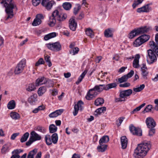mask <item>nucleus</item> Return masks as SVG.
I'll return each instance as SVG.
<instances>
[{
    "mask_svg": "<svg viewBox=\"0 0 158 158\" xmlns=\"http://www.w3.org/2000/svg\"><path fill=\"white\" fill-rule=\"evenodd\" d=\"M151 145L150 142H144L138 145L135 150L133 156L135 158H143L151 148Z\"/></svg>",
    "mask_w": 158,
    "mask_h": 158,
    "instance_id": "obj_1",
    "label": "nucleus"
},
{
    "mask_svg": "<svg viewBox=\"0 0 158 158\" xmlns=\"http://www.w3.org/2000/svg\"><path fill=\"white\" fill-rule=\"evenodd\" d=\"M0 3L3 4L5 8L6 15V20L12 18L14 16L13 9L16 7L14 2L12 0H0Z\"/></svg>",
    "mask_w": 158,
    "mask_h": 158,
    "instance_id": "obj_2",
    "label": "nucleus"
},
{
    "mask_svg": "<svg viewBox=\"0 0 158 158\" xmlns=\"http://www.w3.org/2000/svg\"><path fill=\"white\" fill-rule=\"evenodd\" d=\"M149 28L146 26L135 29L131 31L129 34V38L132 39L140 34L147 33L149 31Z\"/></svg>",
    "mask_w": 158,
    "mask_h": 158,
    "instance_id": "obj_3",
    "label": "nucleus"
},
{
    "mask_svg": "<svg viewBox=\"0 0 158 158\" xmlns=\"http://www.w3.org/2000/svg\"><path fill=\"white\" fill-rule=\"evenodd\" d=\"M132 93V90L131 89H128L120 91L119 98L115 99L116 102H124L127 99V97L129 96Z\"/></svg>",
    "mask_w": 158,
    "mask_h": 158,
    "instance_id": "obj_4",
    "label": "nucleus"
},
{
    "mask_svg": "<svg viewBox=\"0 0 158 158\" xmlns=\"http://www.w3.org/2000/svg\"><path fill=\"white\" fill-rule=\"evenodd\" d=\"M45 140L47 144L50 145L52 144V142L55 144L57 143L58 140V136L57 134H53L51 136L49 135H47L45 137Z\"/></svg>",
    "mask_w": 158,
    "mask_h": 158,
    "instance_id": "obj_5",
    "label": "nucleus"
},
{
    "mask_svg": "<svg viewBox=\"0 0 158 158\" xmlns=\"http://www.w3.org/2000/svg\"><path fill=\"white\" fill-rule=\"evenodd\" d=\"M147 53V61L149 64H152L156 61L157 57L155 55L156 53L152 50H148Z\"/></svg>",
    "mask_w": 158,
    "mask_h": 158,
    "instance_id": "obj_6",
    "label": "nucleus"
},
{
    "mask_svg": "<svg viewBox=\"0 0 158 158\" xmlns=\"http://www.w3.org/2000/svg\"><path fill=\"white\" fill-rule=\"evenodd\" d=\"M46 47L49 49L54 51L58 52L61 49V45L59 42L53 43H49L46 44Z\"/></svg>",
    "mask_w": 158,
    "mask_h": 158,
    "instance_id": "obj_7",
    "label": "nucleus"
},
{
    "mask_svg": "<svg viewBox=\"0 0 158 158\" xmlns=\"http://www.w3.org/2000/svg\"><path fill=\"white\" fill-rule=\"evenodd\" d=\"M26 60L25 59H23L18 64L15 70V74H19L21 73L26 65Z\"/></svg>",
    "mask_w": 158,
    "mask_h": 158,
    "instance_id": "obj_8",
    "label": "nucleus"
},
{
    "mask_svg": "<svg viewBox=\"0 0 158 158\" xmlns=\"http://www.w3.org/2000/svg\"><path fill=\"white\" fill-rule=\"evenodd\" d=\"M99 94L98 92L94 89V88L90 89L85 96L86 99L91 100L96 97Z\"/></svg>",
    "mask_w": 158,
    "mask_h": 158,
    "instance_id": "obj_9",
    "label": "nucleus"
},
{
    "mask_svg": "<svg viewBox=\"0 0 158 158\" xmlns=\"http://www.w3.org/2000/svg\"><path fill=\"white\" fill-rule=\"evenodd\" d=\"M129 129L131 133L133 135L138 136L142 135V130L139 127H136L132 124L129 126Z\"/></svg>",
    "mask_w": 158,
    "mask_h": 158,
    "instance_id": "obj_10",
    "label": "nucleus"
},
{
    "mask_svg": "<svg viewBox=\"0 0 158 158\" xmlns=\"http://www.w3.org/2000/svg\"><path fill=\"white\" fill-rule=\"evenodd\" d=\"M44 18L42 14L37 15L32 23V25L34 26H36L40 24L42 22L41 20L43 19Z\"/></svg>",
    "mask_w": 158,
    "mask_h": 158,
    "instance_id": "obj_11",
    "label": "nucleus"
},
{
    "mask_svg": "<svg viewBox=\"0 0 158 158\" xmlns=\"http://www.w3.org/2000/svg\"><path fill=\"white\" fill-rule=\"evenodd\" d=\"M145 121L147 126L149 128H154L156 126V122L151 117L147 118Z\"/></svg>",
    "mask_w": 158,
    "mask_h": 158,
    "instance_id": "obj_12",
    "label": "nucleus"
},
{
    "mask_svg": "<svg viewBox=\"0 0 158 158\" xmlns=\"http://www.w3.org/2000/svg\"><path fill=\"white\" fill-rule=\"evenodd\" d=\"M77 23L76 22L74 18H71L69 21V27L70 29L73 31H75L77 27Z\"/></svg>",
    "mask_w": 158,
    "mask_h": 158,
    "instance_id": "obj_13",
    "label": "nucleus"
},
{
    "mask_svg": "<svg viewBox=\"0 0 158 158\" xmlns=\"http://www.w3.org/2000/svg\"><path fill=\"white\" fill-rule=\"evenodd\" d=\"M48 79L44 77H41L38 78L36 81L35 85L37 86L47 83Z\"/></svg>",
    "mask_w": 158,
    "mask_h": 158,
    "instance_id": "obj_14",
    "label": "nucleus"
},
{
    "mask_svg": "<svg viewBox=\"0 0 158 158\" xmlns=\"http://www.w3.org/2000/svg\"><path fill=\"white\" fill-rule=\"evenodd\" d=\"M151 8L149 6V4H147L143 6L141 8H138L137 10V11L139 13L141 12H148L151 10Z\"/></svg>",
    "mask_w": 158,
    "mask_h": 158,
    "instance_id": "obj_15",
    "label": "nucleus"
},
{
    "mask_svg": "<svg viewBox=\"0 0 158 158\" xmlns=\"http://www.w3.org/2000/svg\"><path fill=\"white\" fill-rule=\"evenodd\" d=\"M11 146L10 143H8L4 144L1 149V153L3 154H5L8 152L10 150V148Z\"/></svg>",
    "mask_w": 158,
    "mask_h": 158,
    "instance_id": "obj_16",
    "label": "nucleus"
},
{
    "mask_svg": "<svg viewBox=\"0 0 158 158\" xmlns=\"http://www.w3.org/2000/svg\"><path fill=\"white\" fill-rule=\"evenodd\" d=\"M121 145L122 148L123 149L126 148L128 143V139L127 137L125 136H123L121 138Z\"/></svg>",
    "mask_w": 158,
    "mask_h": 158,
    "instance_id": "obj_17",
    "label": "nucleus"
},
{
    "mask_svg": "<svg viewBox=\"0 0 158 158\" xmlns=\"http://www.w3.org/2000/svg\"><path fill=\"white\" fill-rule=\"evenodd\" d=\"M63 109H58L50 113L49 116L50 118H53L56 117L60 115L63 112Z\"/></svg>",
    "mask_w": 158,
    "mask_h": 158,
    "instance_id": "obj_18",
    "label": "nucleus"
},
{
    "mask_svg": "<svg viewBox=\"0 0 158 158\" xmlns=\"http://www.w3.org/2000/svg\"><path fill=\"white\" fill-rule=\"evenodd\" d=\"M31 135L30 137L33 139L34 141L40 140L41 139V136L35 131H32L31 133Z\"/></svg>",
    "mask_w": 158,
    "mask_h": 158,
    "instance_id": "obj_19",
    "label": "nucleus"
},
{
    "mask_svg": "<svg viewBox=\"0 0 158 158\" xmlns=\"http://www.w3.org/2000/svg\"><path fill=\"white\" fill-rule=\"evenodd\" d=\"M55 4L56 2L54 1L53 0L49 1L43 6L47 10H50L51 9L53 6Z\"/></svg>",
    "mask_w": 158,
    "mask_h": 158,
    "instance_id": "obj_20",
    "label": "nucleus"
},
{
    "mask_svg": "<svg viewBox=\"0 0 158 158\" xmlns=\"http://www.w3.org/2000/svg\"><path fill=\"white\" fill-rule=\"evenodd\" d=\"M149 45L150 48L152 49L155 53L158 51V47L153 41H150L149 42Z\"/></svg>",
    "mask_w": 158,
    "mask_h": 158,
    "instance_id": "obj_21",
    "label": "nucleus"
},
{
    "mask_svg": "<svg viewBox=\"0 0 158 158\" xmlns=\"http://www.w3.org/2000/svg\"><path fill=\"white\" fill-rule=\"evenodd\" d=\"M140 56L139 54H136L135 56V58L133 62V67L135 68H138L139 67V60Z\"/></svg>",
    "mask_w": 158,
    "mask_h": 158,
    "instance_id": "obj_22",
    "label": "nucleus"
},
{
    "mask_svg": "<svg viewBox=\"0 0 158 158\" xmlns=\"http://www.w3.org/2000/svg\"><path fill=\"white\" fill-rule=\"evenodd\" d=\"M37 95L36 94H34L28 98V102L31 105H34L35 102L37 101Z\"/></svg>",
    "mask_w": 158,
    "mask_h": 158,
    "instance_id": "obj_23",
    "label": "nucleus"
},
{
    "mask_svg": "<svg viewBox=\"0 0 158 158\" xmlns=\"http://www.w3.org/2000/svg\"><path fill=\"white\" fill-rule=\"evenodd\" d=\"M105 87H106L105 85L103 84L95 85L94 88V89L99 93L103 90H105Z\"/></svg>",
    "mask_w": 158,
    "mask_h": 158,
    "instance_id": "obj_24",
    "label": "nucleus"
},
{
    "mask_svg": "<svg viewBox=\"0 0 158 158\" xmlns=\"http://www.w3.org/2000/svg\"><path fill=\"white\" fill-rule=\"evenodd\" d=\"M104 35L106 37H112L113 36L112 31L110 28L106 29L104 32Z\"/></svg>",
    "mask_w": 158,
    "mask_h": 158,
    "instance_id": "obj_25",
    "label": "nucleus"
},
{
    "mask_svg": "<svg viewBox=\"0 0 158 158\" xmlns=\"http://www.w3.org/2000/svg\"><path fill=\"white\" fill-rule=\"evenodd\" d=\"M86 34L90 38H93L94 37V33L90 28H87L85 31Z\"/></svg>",
    "mask_w": 158,
    "mask_h": 158,
    "instance_id": "obj_26",
    "label": "nucleus"
},
{
    "mask_svg": "<svg viewBox=\"0 0 158 158\" xmlns=\"http://www.w3.org/2000/svg\"><path fill=\"white\" fill-rule=\"evenodd\" d=\"M109 139L108 136L107 135L103 136L100 139L99 141V145L106 143L109 141Z\"/></svg>",
    "mask_w": 158,
    "mask_h": 158,
    "instance_id": "obj_27",
    "label": "nucleus"
},
{
    "mask_svg": "<svg viewBox=\"0 0 158 158\" xmlns=\"http://www.w3.org/2000/svg\"><path fill=\"white\" fill-rule=\"evenodd\" d=\"M143 43H144L139 37L136 39L133 43L134 46L136 47L140 46Z\"/></svg>",
    "mask_w": 158,
    "mask_h": 158,
    "instance_id": "obj_28",
    "label": "nucleus"
},
{
    "mask_svg": "<svg viewBox=\"0 0 158 158\" xmlns=\"http://www.w3.org/2000/svg\"><path fill=\"white\" fill-rule=\"evenodd\" d=\"M87 72V70H85L84 72L81 74V75L78 77L77 81L76 82V83L77 85L79 84L81 82L83 79L85 77V75Z\"/></svg>",
    "mask_w": 158,
    "mask_h": 158,
    "instance_id": "obj_29",
    "label": "nucleus"
},
{
    "mask_svg": "<svg viewBox=\"0 0 158 158\" xmlns=\"http://www.w3.org/2000/svg\"><path fill=\"white\" fill-rule=\"evenodd\" d=\"M105 90H108L110 89L116 87L117 84L116 83H112L105 85Z\"/></svg>",
    "mask_w": 158,
    "mask_h": 158,
    "instance_id": "obj_30",
    "label": "nucleus"
},
{
    "mask_svg": "<svg viewBox=\"0 0 158 158\" xmlns=\"http://www.w3.org/2000/svg\"><path fill=\"white\" fill-rule=\"evenodd\" d=\"M56 32H52L45 35L44 37V39L45 40H48L51 38L56 37Z\"/></svg>",
    "mask_w": 158,
    "mask_h": 158,
    "instance_id": "obj_31",
    "label": "nucleus"
},
{
    "mask_svg": "<svg viewBox=\"0 0 158 158\" xmlns=\"http://www.w3.org/2000/svg\"><path fill=\"white\" fill-rule=\"evenodd\" d=\"M106 111V109H96L94 112V114L95 116L97 117L101 115L102 113H104Z\"/></svg>",
    "mask_w": 158,
    "mask_h": 158,
    "instance_id": "obj_32",
    "label": "nucleus"
},
{
    "mask_svg": "<svg viewBox=\"0 0 158 158\" xmlns=\"http://www.w3.org/2000/svg\"><path fill=\"white\" fill-rule=\"evenodd\" d=\"M36 89L35 86L33 83H31L29 84L26 88L27 91L28 92H31L34 91Z\"/></svg>",
    "mask_w": 158,
    "mask_h": 158,
    "instance_id": "obj_33",
    "label": "nucleus"
},
{
    "mask_svg": "<svg viewBox=\"0 0 158 158\" xmlns=\"http://www.w3.org/2000/svg\"><path fill=\"white\" fill-rule=\"evenodd\" d=\"M107 145L106 144H101L97 147V149L99 152H104L106 149Z\"/></svg>",
    "mask_w": 158,
    "mask_h": 158,
    "instance_id": "obj_34",
    "label": "nucleus"
},
{
    "mask_svg": "<svg viewBox=\"0 0 158 158\" xmlns=\"http://www.w3.org/2000/svg\"><path fill=\"white\" fill-rule=\"evenodd\" d=\"M60 14L58 10H55L52 12L51 16L55 18L56 20L57 19L60 20Z\"/></svg>",
    "mask_w": 158,
    "mask_h": 158,
    "instance_id": "obj_35",
    "label": "nucleus"
},
{
    "mask_svg": "<svg viewBox=\"0 0 158 158\" xmlns=\"http://www.w3.org/2000/svg\"><path fill=\"white\" fill-rule=\"evenodd\" d=\"M104 100L102 98H97L94 101V104L96 106H100L104 102Z\"/></svg>",
    "mask_w": 158,
    "mask_h": 158,
    "instance_id": "obj_36",
    "label": "nucleus"
},
{
    "mask_svg": "<svg viewBox=\"0 0 158 158\" xmlns=\"http://www.w3.org/2000/svg\"><path fill=\"white\" fill-rule=\"evenodd\" d=\"M16 103L14 100L10 101L8 103L7 107L8 109H14L15 107Z\"/></svg>",
    "mask_w": 158,
    "mask_h": 158,
    "instance_id": "obj_37",
    "label": "nucleus"
},
{
    "mask_svg": "<svg viewBox=\"0 0 158 158\" xmlns=\"http://www.w3.org/2000/svg\"><path fill=\"white\" fill-rule=\"evenodd\" d=\"M11 117L13 119L17 120L19 119L20 115L19 114L15 112H11L10 114Z\"/></svg>",
    "mask_w": 158,
    "mask_h": 158,
    "instance_id": "obj_38",
    "label": "nucleus"
},
{
    "mask_svg": "<svg viewBox=\"0 0 158 158\" xmlns=\"http://www.w3.org/2000/svg\"><path fill=\"white\" fill-rule=\"evenodd\" d=\"M29 134L28 132H26L21 137L20 139V142L23 143L26 141L28 138Z\"/></svg>",
    "mask_w": 158,
    "mask_h": 158,
    "instance_id": "obj_39",
    "label": "nucleus"
},
{
    "mask_svg": "<svg viewBox=\"0 0 158 158\" xmlns=\"http://www.w3.org/2000/svg\"><path fill=\"white\" fill-rule=\"evenodd\" d=\"M37 152V149H35L29 152L27 158H34V156L36 154Z\"/></svg>",
    "mask_w": 158,
    "mask_h": 158,
    "instance_id": "obj_40",
    "label": "nucleus"
},
{
    "mask_svg": "<svg viewBox=\"0 0 158 158\" xmlns=\"http://www.w3.org/2000/svg\"><path fill=\"white\" fill-rule=\"evenodd\" d=\"M46 89L45 87H41L40 88L38 91V94L39 96H41L45 93Z\"/></svg>",
    "mask_w": 158,
    "mask_h": 158,
    "instance_id": "obj_41",
    "label": "nucleus"
},
{
    "mask_svg": "<svg viewBox=\"0 0 158 158\" xmlns=\"http://www.w3.org/2000/svg\"><path fill=\"white\" fill-rule=\"evenodd\" d=\"M57 127L53 124H51L49 126L50 133H53L56 132L57 131Z\"/></svg>",
    "mask_w": 158,
    "mask_h": 158,
    "instance_id": "obj_42",
    "label": "nucleus"
},
{
    "mask_svg": "<svg viewBox=\"0 0 158 158\" xmlns=\"http://www.w3.org/2000/svg\"><path fill=\"white\" fill-rule=\"evenodd\" d=\"M142 40L143 43L148 41L150 38V36L148 35H143L139 36Z\"/></svg>",
    "mask_w": 158,
    "mask_h": 158,
    "instance_id": "obj_43",
    "label": "nucleus"
},
{
    "mask_svg": "<svg viewBox=\"0 0 158 158\" xmlns=\"http://www.w3.org/2000/svg\"><path fill=\"white\" fill-rule=\"evenodd\" d=\"M64 8L66 10H69L71 8L72 5L69 2H65L63 4Z\"/></svg>",
    "mask_w": 158,
    "mask_h": 158,
    "instance_id": "obj_44",
    "label": "nucleus"
},
{
    "mask_svg": "<svg viewBox=\"0 0 158 158\" xmlns=\"http://www.w3.org/2000/svg\"><path fill=\"white\" fill-rule=\"evenodd\" d=\"M83 105L84 103L81 100L79 101L77 104H75L74 109H82Z\"/></svg>",
    "mask_w": 158,
    "mask_h": 158,
    "instance_id": "obj_45",
    "label": "nucleus"
},
{
    "mask_svg": "<svg viewBox=\"0 0 158 158\" xmlns=\"http://www.w3.org/2000/svg\"><path fill=\"white\" fill-rule=\"evenodd\" d=\"M145 85L142 84L140 85V86L136 88H133V90L135 92H139L142 90L145 87Z\"/></svg>",
    "mask_w": 158,
    "mask_h": 158,
    "instance_id": "obj_46",
    "label": "nucleus"
},
{
    "mask_svg": "<svg viewBox=\"0 0 158 158\" xmlns=\"http://www.w3.org/2000/svg\"><path fill=\"white\" fill-rule=\"evenodd\" d=\"M56 19L55 18L51 16L50 18L49 25L51 27L53 26L56 23Z\"/></svg>",
    "mask_w": 158,
    "mask_h": 158,
    "instance_id": "obj_47",
    "label": "nucleus"
},
{
    "mask_svg": "<svg viewBox=\"0 0 158 158\" xmlns=\"http://www.w3.org/2000/svg\"><path fill=\"white\" fill-rule=\"evenodd\" d=\"M35 130L43 133H45L46 131V129L44 127L40 126H37L36 128H35Z\"/></svg>",
    "mask_w": 158,
    "mask_h": 158,
    "instance_id": "obj_48",
    "label": "nucleus"
},
{
    "mask_svg": "<svg viewBox=\"0 0 158 158\" xmlns=\"http://www.w3.org/2000/svg\"><path fill=\"white\" fill-rule=\"evenodd\" d=\"M127 79V77H126V76H125V75L118 79V81L120 83L126 81Z\"/></svg>",
    "mask_w": 158,
    "mask_h": 158,
    "instance_id": "obj_49",
    "label": "nucleus"
},
{
    "mask_svg": "<svg viewBox=\"0 0 158 158\" xmlns=\"http://www.w3.org/2000/svg\"><path fill=\"white\" fill-rule=\"evenodd\" d=\"M143 0H134V2L132 4V7L135 8L138 5L142 3Z\"/></svg>",
    "mask_w": 158,
    "mask_h": 158,
    "instance_id": "obj_50",
    "label": "nucleus"
},
{
    "mask_svg": "<svg viewBox=\"0 0 158 158\" xmlns=\"http://www.w3.org/2000/svg\"><path fill=\"white\" fill-rule=\"evenodd\" d=\"M79 51V48L78 47H75L70 51V53L73 55L77 54Z\"/></svg>",
    "mask_w": 158,
    "mask_h": 158,
    "instance_id": "obj_51",
    "label": "nucleus"
},
{
    "mask_svg": "<svg viewBox=\"0 0 158 158\" xmlns=\"http://www.w3.org/2000/svg\"><path fill=\"white\" fill-rule=\"evenodd\" d=\"M50 58V57L48 55L45 56L44 57L45 60L47 63V64L49 67H51L52 65Z\"/></svg>",
    "mask_w": 158,
    "mask_h": 158,
    "instance_id": "obj_52",
    "label": "nucleus"
},
{
    "mask_svg": "<svg viewBox=\"0 0 158 158\" xmlns=\"http://www.w3.org/2000/svg\"><path fill=\"white\" fill-rule=\"evenodd\" d=\"M67 15L65 14H61L60 15V19H57V20L61 22L64 21L67 18Z\"/></svg>",
    "mask_w": 158,
    "mask_h": 158,
    "instance_id": "obj_53",
    "label": "nucleus"
},
{
    "mask_svg": "<svg viewBox=\"0 0 158 158\" xmlns=\"http://www.w3.org/2000/svg\"><path fill=\"white\" fill-rule=\"evenodd\" d=\"M124 118L123 117H120L118 118L116 121V124L118 127L119 126L123 120Z\"/></svg>",
    "mask_w": 158,
    "mask_h": 158,
    "instance_id": "obj_54",
    "label": "nucleus"
},
{
    "mask_svg": "<svg viewBox=\"0 0 158 158\" xmlns=\"http://www.w3.org/2000/svg\"><path fill=\"white\" fill-rule=\"evenodd\" d=\"M150 129L149 131L148 135L150 136H152L155 134V131L154 128H150Z\"/></svg>",
    "mask_w": 158,
    "mask_h": 158,
    "instance_id": "obj_55",
    "label": "nucleus"
},
{
    "mask_svg": "<svg viewBox=\"0 0 158 158\" xmlns=\"http://www.w3.org/2000/svg\"><path fill=\"white\" fill-rule=\"evenodd\" d=\"M81 6H77V7H75L73 10V13L75 15H76L79 11L81 9Z\"/></svg>",
    "mask_w": 158,
    "mask_h": 158,
    "instance_id": "obj_56",
    "label": "nucleus"
},
{
    "mask_svg": "<svg viewBox=\"0 0 158 158\" xmlns=\"http://www.w3.org/2000/svg\"><path fill=\"white\" fill-rule=\"evenodd\" d=\"M147 69L141 70L142 72V75L144 78L148 74V72L147 71Z\"/></svg>",
    "mask_w": 158,
    "mask_h": 158,
    "instance_id": "obj_57",
    "label": "nucleus"
},
{
    "mask_svg": "<svg viewBox=\"0 0 158 158\" xmlns=\"http://www.w3.org/2000/svg\"><path fill=\"white\" fill-rule=\"evenodd\" d=\"M32 4L35 6L39 5L41 2V0H32Z\"/></svg>",
    "mask_w": 158,
    "mask_h": 158,
    "instance_id": "obj_58",
    "label": "nucleus"
},
{
    "mask_svg": "<svg viewBox=\"0 0 158 158\" xmlns=\"http://www.w3.org/2000/svg\"><path fill=\"white\" fill-rule=\"evenodd\" d=\"M134 73V71L132 70H131L130 72L128 73L127 75H125V76H126V77H127V79H128V78L131 77L133 75Z\"/></svg>",
    "mask_w": 158,
    "mask_h": 158,
    "instance_id": "obj_59",
    "label": "nucleus"
},
{
    "mask_svg": "<svg viewBox=\"0 0 158 158\" xmlns=\"http://www.w3.org/2000/svg\"><path fill=\"white\" fill-rule=\"evenodd\" d=\"M130 85V84L129 83L126 82L124 84H120L119 86L120 87H127L129 86Z\"/></svg>",
    "mask_w": 158,
    "mask_h": 158,
    "instance_id": "obj_60",
    "label": "nucleus"
},
{
    "mask_svg": "<svg viewBox=\"0 0 158 158\" xmlns=\"http://www.w3.org/2000/svg\"><path fill=\"white\" fill-rule=\"evenodd\" d=\"M155 109H144L142 113L143 114L146 112H150L151 113H153L154 112L155 110Z\"/></svg>",
    "mask_w": 158,
    "mask_h": 158,
    "instance_id": "obj_61",
    "label": "nucleus"
},
{
    "mask_svg": "<svg viewBox=\"0 0 158 158\" xmlns=\"http://www.w3.org/2000/svg\"><path fill=\"white\" fill-rule=\"evenodd\" d=\"M23 151L21 149H17L14 150L12 152V153L15 155H19V154Z\"/></svg>",
    "mask_w": 158,
    "mask_h": 158,
    "instance_id": "obj_62",
    "label": "nucleus"
},
{
    "mask_svg": "<svg viewBox=\"0 0 158 158\" xmlns=\"http://www.w3.org/2000/svg\"><path fill=\"white\" fill-rule=\"evenodd\" d=\"M34 142V141H33V139L30 137L28 141L26 143V145L27 146H29Z\"/></svg>",
    "mask_w": 158,
    "mask_h": 158,
    "instance_id": "obj_63",
    "label": "nucleus"
},
{
    "mask_svg": "<svg viewBox=\"0 0 158 158\" xmlns=\"http://www.w3.org/2000/svg\"><path fill=\"white\" fill-rule=\"evenodd\" d=\"M19 133H16L13 134L11 136L10 139L12 140H14L15 138L19 135Z\"/></svg>",
    "mask_w": 158,
    "mask_h": 158,
    "instance_id": "obj_64",
    "label": "nucleus"
}]
</instances>
